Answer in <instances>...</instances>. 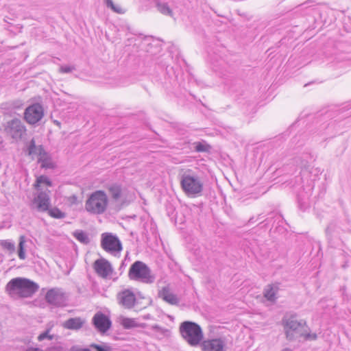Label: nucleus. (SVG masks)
I'll list each match as a JSON object with an SVG mask.
<instances>
[{"label":"nucleus","mask_w":351,"mask_h":351,"mask_svg":"<svg viewBox=\"0 0 351 351\" xmlns=\"http://www.w3.org/2000/svg\"><path fill=\"white\" fill-rule=\"evenodd\" d=\"M223 64V62L221 61L220 63L219 64H215L214 62L212 63L213 64V69L214 70L215 72L216 73H221L222 74V72L221 71V68L220 66H222V64Z\"/></svg>","instance_id":"obj_37"},{"label":"nucleus","mask_w":351,"mask_h":351,"mask_svg":"<svg viewBox=\"0 0 351 351\" xmlns=\"http://www.w3.org/2000/svg\"><path fill=\"white\" fill-rule=\"evenodd\" d=\"M43 107L38 104H35L25 109L24 118L29 124H35L43 118Z\"/></svg>","instance_id":"obj_10"},{"label":"nucleus","mask_w":351,"mask_h":351,"mask_svg":"<svg viewBox=\"0 0 351 351\" xmlns=\"http://www.w3.org/2000/svg\"><path fill=\"white\" fill-rule=\"evenodd\" d=\"M282 322L286 337L289 340H292L298 335H302L300 329L306 324V322L302 319L298 321L295 315H285Z\"/></svg>","instance_id":"obj_7"},{"label":"nucleus","mask_w":351,"mask_h":351,"mask_svg":"<svg viewBox=\"0 0 351 351\" xmlns=\"http://www.w3.org/2000/svg\"><path fill=\"white\" fill-rule=\"evenodd\" d=\"M49 215L55 219H62L65 217V213L59 208H53L49 210Z\"/></svg>","instance_id":"obj_31"},{"label":"nucleus","mask_w":351,"mask_h":351,"mask_svg":"<svg viewBox=\"0 0 351 351\" xmlns=\"http://www.w3.org/2000/svg\"><path fill=\"white\" fill-rule=\"evenodd\" d=\"M23 351H44L42 348L32 346H27Z\"/></svg>","instance_id":"obj_38"},{"label":"nucleus","mask_w":351,"mask_h":351,"mask_svg":"<svg viewBox=\"0 0 351 351\" xmlns=\"http://www.w3.org/2000/svg\"><path fill=\"white\" fill-rule=\"evenodd\" d=\"M226 343L221 338L207 339L202 343L203 351H225Z\"/></svg>","instance_id":"obj_15"},{"label":"nucleus","mask_w":351,"mask_h":351,"mask_svg":"<svg viewBox=\"0 0 351 351\" xmlns=\"http://www.w3.org/2000/svg\"><path fill=\"white\" fill-rule=\"evenodd\" d=\"M109 199L107 194L101 190L92 193L85 202L86 210L92 215H101L108 208Z\"/></svg>","instance_id":"obj_3"},{"label":"nucleus","mask_w":351,"mask_h":351,"mask_svg":"<svg viewBox=\"0 0 351 351\" xmlns=\"http://www.w3.org/2000/svg\"><path fill=\"white\" fill-rule=\"evenodd\" d=\"M282 351H291L289 348H285Z\"/></svg>","instance_id":"obj_43"},{"label":"nucleus","mask_w":351,"mask_h":351,"mask_svg":"<svg viewBox=\"0 0 351 351\" xmlns=\"http://www.w3.org/2000/svg\"><path fill=\"white\" fill-rule=\"evenodd\" d=\"M1 142H2V141H1V138L0 137V143H1Z\"/></svg>","instance_id":"obj_44"},{"label":"nucleus","mask_w":351,"mask_h":351,"mask_svg":"<svg viewBox=\"0 0 351 351\" xmlns=\"http://www.w3.org/2000/svg\"><path fill=\"white\" fill-rule=\"evenodd\" d=\"M25 243L26 237L24 235L20 236L19 239L18 256L21 260H25L26 258V254L25 250Z\"/></svg>","instance_id":"obj_23"},{"label":"nucleus","mask_w":351,"mask_h":351,"mask_svg":"<svg viewBox=\"0 0 351 351\" xmlns=\"http://www.w3.org/2000/svg\"><path fill=\"white\" fill-rule=\"evenodd\" d=\"M158 296L166 302L172 305H177L180 302V298L171 291L167 287H163L159 291Z\"/></svg>","instance_id":"obj_17"},{"label":"nucleus","mask_w":351,"mask_h":351,"mask_svg":"<svg viewBox=\"0 0 351 351\" xmlns=\"http://www.w3.org/2000/svg\"><path fill=\"white\" fill-rule=\"evenodd\" d=\"M93 323L95 328L101 333L108 330L112 324L109 317L101 312H98L94 315Z\"/></svg>","instance_id":"obj_14"},{"label":"nucleus","mask_w":351,"mask_h":351,"mask_svg":"<svg viewBox=\"0 0 351 351\" xmlns=\"http://www.w3.org/2000/svg\"><path fill=\"white\" fill-rule=\"evenodd\" d=\"M69 199H70L71 203L75 204L77 202V198L75 195H73L69 198Z\"/></svg>","instance_id":"obj_40"},{"label":"nucleus","mask_w":351,"mask_h":351,"mask_svg":"<svg viewBox=\"0 0 351 351\" xmlns=\"http://www.w3.org/2000/svg\"><path fill=\"white\" fill-rule=\"evenodd\" d=\"M131 280H138L143 283L151 284L155 280L149 267L142 261H135L131 266L128 272Z\"/></svg>","instance_id":"obj_6"},{"label":"nucleus","mask_w":351,"mask_h":351,"mask_svg":"<svg viewBox=\"0 0 351 351\" xmlns=\"http://www.w3.org/2000/svg\"><path fill=\"white\" fill-rule=\"evenodd\" d=\"M195 149L198 152H206L207 151V146L201 143H195Z\"/></svg>","instance_id":"obj_35"},{"label":"nucleus","mask_w":351,"mask_h":351,"mask_svg":"<svg viewBox=\"0 0 351 351\" xmlns=\"http://www.w3.org/2000/svg\"><path fill=\"white\" fill-rule=\"evenodd\" d=\"M74 237L80 242L86 244L89 242L87 234L82 230H77L73 233Z\"/></svg>","instance_id":"obj_29"},{"label":"nucleus","mask_w":351,"mask_h":351,"mask_svg":"<svg viewBox=\"0 0 351 351\" xmlns=\"http://www.w3.org/2000/svg\"><path fill=\"white\" fill-rule=\"evenodd\" d=\"M27 154L32 157V159L37 158L45 152L41 145L36 146L34 139L31 140L27 147Z\"/></svg>","instance_id":"obj_18"},{"label":"nucleus","mask_w":351,"mask_h":351,"mask_svg":"<svg viewBox=\"0 0 351 351\" xmlns=\"http://www.w3.org/2000/svg\"><path fill=\"white\" fill-rule=\"evenodd\" d=\"M180 184L183 191L189 197H197L203 191V182L195 173L185 172L182 174Z\"/></svg>","instance_id":"obj_5"},{"label":"nucleus","mask_w":351,"mask_h":351,"mask_svg":"<svg viewBox=\"0 0 351 351\" xmlns=\"http://www.w3.org/2000/svg\"><path fill=\"white\" fill-rule=\"evenodd\" d=\"M83 320L80 317L70 318L63 323L65 328L70 330H78L82 327Z\"/></svg>","instance_id":"obj_21"},{"label":"nucleus","mask_w":351,"mask_h":351,"mask_svg":"<svg viewBox=\"0 0 351 351\" xmlns=\"http://www.w3.org/2000/svg\"><path fill=\"white\" fill-rule=\"evenodd\" d=\"M121 324L125 329H130L138 327V324L135 319L123 317L121 319Z\"/></svg>","instance_id":"obj_26"},{"label":"nucleus","mask_w":351,"mask_h":351,"mask_svg":"<svg viewBox=\"0 0 351 351\" xmlns=\"http://www.w3.org/2000/svg\"><path fill=\"white\" fill-rule=\"evenodd\" d=\"M108 191L114 199H118L121 197V188L119 184H113L108 186Z\"/></svg>","instance_id":"obj_28"},{"label":"nucleus","mask_w":351,"mask_h":351,"mask_svg":"<svg viewBox=\"0 0 351 351\" xmlns=\"http://www.w3.org/2000/svg\"><path fill=\"white\" fill-rule=\"evenodd\" d=\"M101 245L102 248L117 256L122 250V245L119 238L112 233H103L101 234Z\"/></svg>","instance_id":"obj_8"},{"label":"nucleus","mask_w":351,"mask_h":351,"mask_svg":"<svg viewBox=\"0 0 351 351\" xmlns=\"http://www.w3.org/2000/svg\"><path fill=\"white\" fill-rule=\"evenodd\" d=\"M254 222V217H252L249 220V223H253Z\"/></svg>","instance_id":"obj_42"},{"label":"nucleus","mask_w":351,"mask_h":351,"mask_svg":"<svg viewBox=\"0 0 351 351\" xmlns=\"http://www.w3.org/2000/svg\"><path fill=\"white\" fill-rule=\"evenodd\" d=\"M38 162L40 164L42 168L53 169L55 167L50 155L45 151L38 157Z\"/></svg>","instance_id":"obj_19"},{"label":"nucleus","mask_w":351,"mask_h":351,"mask_svg":"<svg viewBox=\"0 0 351 351\" xmlns=\"http://www.w3.org/2000/svg\"><path fill=\"white\" fill-rule=\"evenodd\" d=\"M182 337L191 346H197L203 339V332L199 324L191 321H184L180 325Z\"/></svg>","instance_id":"obj_4"},{"label":"nucleus","mask_w":351,"mask_h":351,"mask_svg":"<svg viewBox=\"0 0 351 351\" xmlns=\"http://www.w3.org/2000/svg\"><path fill=\"white\" fill-rule=\"evenodd\" d=\"M105 4L108 8H110L114 12L117 14H123L125 10L119 4H115L112 0H104Z\"/></svg>","instance_id":"obj_24"},{"label":"nucleus","mask_w":351,"mask_h":351,"mask_svg":"<svg viewBox=\"0 0 351 351\" xmlns=\"http://www.w3.org/2000/svg\"><path fill=\"white\" fill-rule=\"evenodd\" d=\"M45 351H68V349L61 343H57L48 347Z\"/></svg>","instance_id":"obj_33"},{"label":"nucleus","mask_w":351,"mask_h":351,"mask_svg":"<svg viewBox=\"0 0 351 351\" xmlns=\"http://www.w3.org/2000/svg\"><path fill=\"white\" fill-rule=\"evenodd\" d=\"M90 348L95 351H112L111 348L106 344H91Z\"/></svg>","instance_id":"obj_32"},{"label":"nucleus","mask_w":351,"mask_h":351,"mask_svg":"<svg viewBox=\"0 0 351 351\" xmlns=\"http://www.w3.org/2000/svg\"><path fill=\"white\" fill-rule=\"evenodd\" d=\"M155 4L157 10L161 14L170 16L173 15L172 10L170 8L169 3L165 0H155Z\"/></svg>","instance_id":"obj_22"},{"label":"nucleus","mask_w":351,"mask_h":351,"mask_svg":"<svg viewBox=\"0 0 351 351\" xmlns=\"http://www.w3.org/2000/svg\"><path fill=\"white\" fill-rule=\"evenodd\" d=\"M93 267L97 274L103 278L110 276L113 271L111 264L105 258L96 260Z\"/></svg>","instance_id":"obj_13"},{"label":"nucleus","mask_w":351,"mask_h":351,"mask_svg":"<svg viewBox=\"0 0 351 351\" xmlns=\"http://www.w3.org/2000/svg\"><path fill=\"white\" fill-rule=\"evenodd\" d=\"M34 202L36 204L38 210H47L50 205V197L49 193L46 191L39 192L37 196L34 198Z\"/></svg>","instance_id":"obj_16"},{"label":"nucleus","mask_w":351,"mask_h":351,"mask_svg":"<svg viewBox=\"0 0 351 351\" xmlns=\"http://www.w3.org/2000/svg\"><path fill=\"white\" fill-rule=\"evenodd\" d=\"M119 304L125 308H131L134 306L136 298L131 289H124L117 294Z\"/></svg>","instance_id":"obj_12"},{"label":"nucleus","mask_w":351,"mask_h":351,"mask_svg":"<svg viewBox=\"0 0 351 351\" xmlns=\"http://www.w3.org/2000/svg\"><path fill=\"white\" fill-rule=\"evenodd\" d=\"M71 351H90L88 348H79L76 350H72Z\"/></svg>","instance_id":"obj_41"},{"label":"nucleus","mask_w":351,"mask_h":351,"mask_svg":"<svg viewBox=\"0 0 351 351\" xmlns=\"http://www.w3.org/2000/svg\"><path fill=\"white\" fill-rule=\"evenodd\" d=\"M305 338L306 339H315L317 338V335L315 334H313V335H311V334H307L305 337Z\"/></svg>","instance_id":"obj_39"},{"label":"nucleus","mask_w":351,"mask_h":351,"mask_svg":"<svg viewBox=\"0 0 351 351\" xmlns=\"http://www.w3.org/2000/svg\"><path fill=\"white\" fill-rule=\"evenodd\" d=\"M278 289L279 288L276 285H268L264 289V297L269 301L275 302L277 298L276 295Z\"/></svg>","instance_id":"obj_20"},{"label":"nucleus","mask_w":351,"mask_h":351,"mask_svg":"<svg viewBox=\"0 0 351 351\" xmlns=\"http://www.w3.org/2000/svg\"><path fill=\"white\" fill-rule=\"evenodd\" d=\"M60 70L62 73H69L75 70V67L73 66L63 65L61 66Z\"/></svg>","instance_id":"obj_34"},{"label":"nucleus","mask_w":351,"mask_h":351,"mask_svg":"<svg viewBox=\"0 0 351 351\" xmlns=\"http://www.w3.org/2000/svg\"><path fill=\"white\" fill-rule=\"evenodd\" d=\"M0 245L11 254L15 252V243L10 239L1 240Z\"/></svg>","instance_id":"obj_25"},{"label":"nucleus","mask_w":351,"mask_h":351,"mask_svg":"<svg viewBox=\"0 0 351 351\" xmlns=\"http://www.w3.org/2000/svg\"><path fill=\"white\" fill-rule=\"evenodd\" d=\"M153 328L154 330L160 332L161 335H167L169 332V330L163 328L158 325L153 326Z\"/></svg>","instance_id":"obj_36"},{"label":"nucleus","mask_w":351,"mask_h":351,"mask_svg":"<svg viewBox=\"0 0 351 351\" xmlns=\"http://www.w3.org/2000/svg\"><path fill=\"white\" fill-rule=\"evenodd\" d=\"M50 329H47L46 330H45L44 332H41L37 337V340L39 341V342H43L45 340L47 341H51L53 337H54V335H51L50 334Z\"/></svg>","instance_id":"obj_30"},{"label":"nucleus","mask_w":351,"mask_h":351,"mask_svg":"<svg viewBox=\"0 0 351 351\" xmlns=\"http://www.w3.org/2000/svg\"><path fill=\"white\" fill-rule=\"evenodd\" d=\"M315 159L316 156L309 150L304 151L294 158L295 162L301 169L302 175H304L306 172L312 173V171H315L314 178H311V182L308 183L306 187L303 189V191L299 192L297 195L299 207L302 210H305L310 206L309 198L312 195L314 187L312 181L315 180L316 176L321 173L319 169H313V167H311Z\"/></svg>","instance_id":"obj_1"},{"label":"nucleus","mask_w":351,"mask_h":351,"mask_svg":"<svg viewBox=\"0 0 351 351\" xmlns=\"http://www.w3.org/2000/svg\"><path fill=\"white\" fill-rule=\"evenodd\" d=\"M6 130L12 138L18 140L24 134L25 128L19 119H14L8 123Z\"/></svg>","instance_id":"obj_11"},{"label":"nucleus","mask_w":351,"mask_h":351,"mask_svg":"<svg viewBox=\"0 0 351 351\" xmlns=\"http://www.w3.org/2000/svg\"><path fill=\"white\" fill-rule=\"evenodd\" d=\"M42 184H45L46 186H51V182L47 176H40L37 178L34 186L36 190L40 191Z\"/></svg>","instance_id":"obj_27"},{"label":"nucleus","mask_w":351,"mask_h":351,"mask_svg":"<svg viewBox=\"0 0 351 351\" xmlns=\"http://www.w3.org/2000/svg\"><path fill=\"white\" fill-rule=\"evenodd\" d=\"M38 289V284L29 279L21 277L12 278L5 287L6 292L13 298H30Z\"/></svg>","instance_id":"obj_2"},{"label":"nucleus","mask_w":351,"mask_h":351,"mask_svg":"<svg viewBox=\"0 0 351 351\" xmlns=\"http://www.w3.org/2000/svg\"><path fill=\"white\" fill-rule=\"evenodd\" d=\"M47 302L55 306H62L66 303V296L62 289L53 288L49 289L45 295Z\"/></svg>","instance_id":"obj_9"}]
</instances>
